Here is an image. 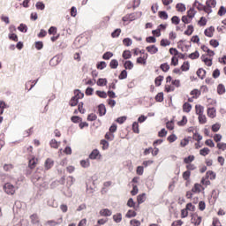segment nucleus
Here are the masks:
<instances>
[{"mask_svg": "<svg viewBox=\"0 0 226 226\" xmlns=\"http://www.w3.org/2000/svg\"><path fill=\"white\" fill-rule=\"evenodd\" d=\"M217 2L216 0H207L206 1V13L211 14L213 12V9H215Z\"/></svg>", "mask_w": 226, "mask_h": 226, "instance_id": "obj_1", "label": "nucleus"}, {"mask_svg": "<svg viewBox=\"0 0 226 226\" xmlns=\"http://www.w3.org/2000/svg\"><path fill=\"white\" fill-rule=\"evenodd\" d=\"M202 222V216L198 215V214H192L191 215V223L194 226H200V223Z\"/></svg>", "mask_w": 226, "mask_h": 226, "instance_id": "obj_2", "label": "nucleus"}, {"mask_svg": "<svg viewBox=\"0 0 226 226\" xmlns=\"http://www.w3.org/2000/svg\"><path fill=\"white\" fill-rule=\"evenodd\" d=\"M190 94L192 96L190 98H188V102L190 103H192V102H194V100H198V98L200 97L201 92L199 89H192L191 91Z\"/></svg>", "mask_w": 226, "mask_h": 226, "instance_id": "obj_3", "label": "nucleus"}, {"mask_svg": "<svg viewBox=\"0 0 226 226\" xmlns=\"http://www.w3.org/2000/svg\"><path fill=\"white\" fill-rule=\"evenodd\" d=\"M4 190L8 195H14V193L16 192L15 185L10 183H7L4 185Z\"/></svg>", "mask_w": 226, "mask_h": 226, "instance_id": "obj_4", "label": "nucleus"}, {"mask_svg": "<svg viewBox=\"0 0 226 226\" xmlns=\"http://www.w3.org/2000/svg\"><path fill=\"white\" fill-rule=\"evenodd\" d=\"M135 13H128L127 15L124 16L122 20L124 21V23H131L132 21L135 20Z\"/></svg>", "mask_w": 226, "mask_h": 226, "instance_id": "obj_5", "label": "nucleus"}, {"mask_svg": "<svg viewBox=\"0 0 226 226\" xmlns=\"http://www.w3.org/2000/svg\"><path fill=\"white\" fill-rule=\"evenodd\" d=\"M205 191V186L202 185V184H195L193 186H192V192L193 193H200L201 192H204Z\"/></svg>", "mask_w": 226, "mask_h": 226, "instance_id": "obj_6", "label": "nucleus"}, {"mask_svg": "<svg viewBox=\"0 0 226 226\" xmlns=\"http://www.w3.org/2000/svg\"><path fill=\"white\" fill-rule=\"evenodd\" d=\"M201 60L208 67L212 66V64H213V58H211V56H209L208 55H202L201 56Z\"/></svg>", "mask_w": 226, "mask_h": 226, "instance_id": "obj_7", "label": "nucleus"}, {"mask_svg": "<svg viewBox=\"0 0 226 226\" xmlns=\"http://www.w3.org/2000/svg\"><path fill=\"white\" fill-rule=\"evenodd\" d=\"M193 7H196L199 11H205L207 12V5L200 4L198 0H195L194 4H192Z\"/></svg>", "mask_w": 226, "mask_h": 226, "instance_id": "obj_8", "label": "nucleus"}, {"mask_svg": "<svg viewBox=\"0 0 226 226\" xmlns=\"http://www.w3.org/2000/svg\"><path fill=\"white\" fill-rule=\"evenodd\" d=\"M204 112H205V107H203V105H200V104L195 105V113L198 116V117H200L202 113Z\"/></svg>", "mask_w": 226, "mask_h": 226, "instance_id": "obj_9", "label": "nucleus"}, {"mask_svg": "<svg viewBox=\"0 0 226 226\" xmlns=\"http://www.w3.org/2000/svg\"><path fill=\"white\" fill-rule=\"evenodd\" d=\"M166 83H171L172 86L177 87H180V79H173L171 76H168V78H166Z\"/></svg>", "mask_w": 226, "mask_h": 226, "instance_id": "obj_10", "label": "nucleus"}, {"mask_svg": "<svg viewBox=\"0 0 226 226\" xmlns=\"http://www.w3.org/2000/svg\"><path fill=\"white\" fill-rule=\"evenodd\" d=\"M102 154H100L98 149H94L89 154V159H101Z\"/></svg>", "mask_w": 226, "mask_h": 226, "instance_id": "obj_11", "label": "nucleus"}, {"mask_svg": "<svg viewBox=\"0 0 226 226\" xmlns=\"http://www.w3.org/2000/svg\"><path fill=\"white\" fill-rule=\"evenodd\" d=\"M207 115L210 118H215L216 117V109L215 108H207Z\"/></svg>", "mask_w": 226, "mask_h": 226, "instance_id": "obj_12", "label": "nucleus"}, {"mask_svg": "<svg viewBox=\"0 0 226 226\" xmlns=\"http://www.w3.org/2000/svg\"><path fill=\"white\" fill-rule=\"evenodd\" d=\"M37 164H38V159L35 157L31 158L28 162V167L30 170L35 169Z\"/></svg>", "mask_w": 226, "mask_h": 226, "instance_id": "obj_13", "label": "nucleus"}, {"mask_svg": "<svg viewBox=\"0 0 226 226\" xmlns=\"http://www.w3.org/2000/svg\"><path fill=\"white\" fill-rule=\"evenodd\" d=\"M53 165H54V161H53V159H51V158L46 159V161H45V162H44V168H45L47 170L52 169Z\"/></svg>", "mask_w": 226, "mask_h": 226, "instance_id": "obj_14", "label": "nucleus"}, {"mask_svg": "<svg viewBox=\"0 0 226 226\" xmlns=\"http://www.w3.org/2000/svg\"><path fill=\"white\" fill-rule=\"evenodd\" d=\"M191 102H184L183 104V112L185 113H190L191 110L192 109V105L190 104Z\"/></svg>", "mask_w": 226, "mask_h": 226, "instance_id": "obj_15", "label": "nucleus"}, {"mask_svg": "<svg viewBox=\"0 0 226 226\" xmlns=\"http://www.w3.org/2000/svg\"><path fill=\"white\" fill-rule=\"evenodd\" d=\"M62 57L60 56H55L52 57V59H50L49 64H51V66H56L60 63Z\"/></svg>", "mask_w": 226, "mask_h": 226, "instance_id": "obj_16", "label": "nucleus"}, {"mask_svg": "<svg viewBox=\"0 0 226 226\" xmlns=\"http://www.w3.org/2000/svg\"><path fill=\"white\" fill-rule=\"evenodd\" d=\"M63 222V218L62 216L57 219V221H48L46 222V225L47 226H57L58 224H61Z\"/></svg>", "mask_w": 226, "mask_h": 226, "instance_id": "obj_17", "label": "nucleus"}, {"mask_svg": "<svg viewBox=\"0 0 226 226\" xmlns=\"http://www.w3.org/2000/svg\"><path fill=\"white\" fill-rule=\"evenodd\" d=\"M215 26H209L205 30V35L207 37L212 38L215 33Z\"/></svg>", "mask_w": 226, "mask_h": 226, "instance_id": "obj_18", "label": "nucleus"}, {"mask_svg": "<svg viewBox=\"0 0 226 226\" xmlns=\"http://www.w3.org/2000/svg\"><path fill=\"white\" fill-rule=\"evenodd\" d=\"M100 215H102V216H111L112 215V210H109V208H102L100 210Z\"/></svg>", "mask_w": 226, "mask_h": 226, "instance_id": "obj_19", "label": "nucleus"}, {"mask_svg": "<svg viewBox=\"0 0 226 226\" xmlns=\"http://www.w3.org/2000/svg\"><path fill=\"white\" fill-rule=\"evenodd\" d=\"M148 55L147 53H146L145 55H143L142 56H139L137 59V63L140 64H147V60Z\"/></svg>", "mask_w": 226, "mask_h": 226, "instance_id": "obj_20", "label": "nucleus"}, {"mask_svg": "<svg viewBox=\"0 0 226 226\" xmlns=\"http://www.w3.org/2000/svg\"><path fill=\"white\" fill-rule=\"evenodd\" d=\"M147 200V195L145 192L140 193L139 195H138L137 200H138V204L139 206L142 203H144V201H146Z\"/></svg>", "mask_w": 226, "mask_h": 226, "instance_id": "obj_21", "label": "nucleus"}, {"mask_svg": "<svg viewBox=\"0 0 226 226\" xmlns=\"http://www.w3.org/2000/svg\"><path fill=\"white\" fill-rule=\"evenodd\" d=\"M158 48L156 46H148L147 47V51L151 55H155L158 52Z\"/></svg>", "mask_w": 226, "mask_h": 226, "instance_id": "obj_22", "label": "nucleus"}, {"mask_svg": "<svg viewBox=\"0 0 226 226\" xmlns=\"http://www.w3.org/2000/svg\"><path fill=\"white\" fill-rule=\"evenodd\" d=\"M98 112L100 116H104L106 115V105L104 104H100L98 106Z\"/></svg>", "mask_w": 226, "mask_h": 226, "instance_id": "obj_23", "label": "nucleus"}, {"mask_svg": "<svg viewBox=\"0 0 226 226\" xmlns=\"http://www.w3.org/2000/svg\"><path fill=\"white\" fill-rule=\"evenodd\" d=\"M187 12L192 22L193 20V18H195V15L197 14V11L193 8H191L187 11Z\"/></svg>", "mask_w": 226, "mask_h": 226, "instance_id": "obj_24", "label": "nucleus"}, {"mask_svg": "<svg viewBox=\"0 0 226 226\" xmlns=\"http://www.w3.org/2000/svg\"><path fill=\"white\" fill-rule=\"evenodd\" d=\"M163 80H164V76H162V75L157 76V78H155V79H154L155 87L162 86V83Z\"/></svg>", "mask_w": 226, "mask_h": 226, "instance_id": "obj_25", "label": "nucleus"}, {"mask_svg": "<svg viewBox=\"0 0 226 226\" xmlns=\"http://www.w3.org/2000/svg\"><path fill=\"white\" fill-rule=\"evenodd\" d=\"M158 17L162 20H167V19H169V15L166 11H159Z\"/></svg>", "mask_w": 226, "mask_h": 226, "instance_id": "obj_26", "label": "nucleus"}, {"mask_svg": "<svg viewBox=\"0 0 226 226\" xmlns=\"http://www.w3.org/2000/svg\"><path fill=\"white\" fill-rule=\"evenodd\" d=\"M30 221L32 222L33 224H37L40 222L39 216L37 214H33L30 215Z\"/></svg>", "mask_w": 226, "mask_h": 226, "instance_id": "obj_27", "label": "nucleus"}, {"mask_svg": "<svg viewBox=\"0 0 226 226\" xmlns=\"http://www.w3.org/2000/svg\"><path fill=\"white\" fill-rule=\"evenodd\" d=\"M198 120H199V123L200 124H205L207 123V116L204 115V112L201 113V116L200 117H198Z\"/></svg>", "mask_w": 226, "mask_h": 226, "instance_id": "obj_28", "label": "nucleus"}, {"mask_svg": "<svg viewBox=\"0 0 226 226\" xmlns=\"http://www.w3.org/2000/svg\"><path fill=\"white\" fill-rule=\"evenodd\" d=\"M118 66L119 62L117 61V59H111V61L109 62L110 69H117Z\"/></svg>", "mask_w": 226, "mask_h": 226, "instance_id": "obj_29", "label": "nucleus"}, {"mask_svg": "<svg viewBox=\"0 0 226 226\" xmlns=\"http://www.w3.org/2000/svg\"><path fill=\"white\" fill-rule=\"evenodd\" d=\"M190 141H191V138H190V137H189V138H185V139H181V141H180V147H187L188 144L190 143Z\"/></svg>", "mask_w": 226, "mask_h": 226, "instance_id": "obj_30", "label": "nucleus"}, {"mask_svg": "<svg viewBox=\"0 0 226 226\" xmlns=\"http://www.w3.org/2000/svg\"><path fill=\"white\" fill-rule=\"evenodd\" d=\"M197 75L200 79H205L207 75V71L204 69H199L197 71Z\"/></svg>", "mask_w": 226, "mask_h": 226, "instance_id": "obj_31", "label": "nucleus"}, {"mask_svg": "<svg viewBox=\"0 0 226 226\" xmlns=\"http://www.w3.org/2000/svg\"><path fill=\"white\" fill-rule=\"evenodd\" d=\"M113 219H114V222H115L116 223H120V222H121L122 219H123V215H122L121 213L115 214V215H113Z\"/></svg>", "mask_w": 226, "mask_h": 226, "instance_id": "obj_32", "label": "nucleus"}, {"mask_svg": "<svg viewBox=\"0 0 226 226\" xmlns=\"http://www.w3.org/2000/svg\"><path fill=\"white\" fill-rule=\"evenodd\" d=\"M60 144L61 142L56 141V139H52L50 140V147H54L55 149H58V147H60Z\"/></svg>", "mask_w": 226, "mask_h": 226, "instance_id": "obj_33", "label": "nucleus"}, {"mask_svg": "<svg viewBox=\"0 0 226 226\" xmlns=\"http://www.w3.org/2000/svg\"><path fill=\"white\" fill-rule=\"evenodd\" d=\"M186 209H187V212H195L196 210V207L195 205L192 204V202H188L186 204Z\"/></svg>", "mask_w": 226, "mask_h": 226, "instance_id": "obj_34", "label": "nucleus"}, {"mask_svg": "<svg viewBox=\"0 0 226 226\" xmlns=\"http://www.w3.org/2000/svg\"><path fill=\"white\" fill-rule=\"evenodd\" d=\"M206 177L209 179H215L216 173L213 172V170H207V172L206 173Z\"/></svg>", "mask_w": 226, "mask_h": 226, "instance_id": "obj_35", "label": "nucleus"}, {"mask_svg": "<svg viewBox=\"0 0 226 226\" xmlns=\"http://www.w3.org/2000/svg\"><path fill=\"white\" fill-rule=\"evenodd\" d=\"M225 92H226V88H225L224 85L219 84L217 87L218 94H224Z\"/></svg>", "mask_w": 226, "mask_h": 226, "instance_id": "obj_36", "label": "nucleus"}, {"mask_svg": "<svg viewBox=\"0 0 226 226\" xmlns=\"http://www.w3.org/2000/svg\"><path fill=\"white\" fill-rule=\"evenodd\" d=\"M133 63L132 61H125L124 64V67L125 70H132L133 69Z\"/></svg>", "mask_w": 226, "mask_h": 226, "instance_id": "obj_37", "label": "nucleus"}, {"mask_svg": "<svg viewBox=\"0 0 226 226\" xmlns=\"http://www.w3.org/2000/svg\"><path fill=\"white\" fill-rule=\"evenodd\" d=\"M193 161H195V156L194 155H189V156H187L186 158L184 159V163L189 165Z\"/></svg>", "mask_w": 226, "mask_h": 226, "instance_id": "obj_38", "label": "nucleus"}, {"mask_svg": "<svg viewBox=\"0 0 226 226\" xmlns=\"http://www.w3.org/2000/svg\"><path fill=\"white\" fill-rule=\"evenodd\" d=\"M190 69V64L188 61H185L183 63V64L181 65V72H188V70Z\"/></svg>", "mask_w": 226, "mask_h": 226, "instance_id": "obj_39", "label": "nucleus"}, {"mask_svg": "<svg viewBox=\"0 0 226 226\" xmlns=\"http://www.w3.org/2000/svg\"><path fill=\"white\" fill-rule=\"evenodd\" d=\"M194 32V26L193 25H188L187 30H185V34L186 35H192Z\"/></svg>", "mask_w": 226, "mask_h": 226, "instance_id": "obj_40", "label": "nucleus"}, {"mask_svg": "<svg viewBox=\"0 0 226 226\" xmlns=\"http://www.w3.org/2000/svg\"><path fill=\"white\" fill-rule=\"evenodd\" d=\"M74 94L76 95L78 103H79V100H82V98H84V93H81L80 90H75Z\"/></svg>", "mask_w": 226, "mask_h": 226, "instance_id": "obj_41", "label": "nucleus"}, {"mask_svg": "<svg viewBox=\"0 0 226 226\" xmlns=\"http://www.w3.org/2000/svg\"><path fill=\"white\" fill-rule=\"evenodd\" d=\"M160 69L163 72H169V70L170 69V66L169 64L164 63V64H161Z\"/></svg>", "mask_w": 226, "mask_h": 226, "instance_id": "obj_42", "label": "nucleus"}, {"mask_svg": "<svg viewBox=\"0 0 226 226\" xmlns=\"http://www.w3.org/2000/svg\"><path fill=\"white\" fill-rule=\"evenodd\" d=\"M177 11L183 12L185 11L186 7L184 4H177L176 5Z\"/></svg>", "mask_w": 226, "mask_h": 226, "instance_id": "obj_43", "label": "nucleus"}, {"mask_svg": "<svg viewBox=\"0 0 226 226\" xmlns=\"http://www.w3.org/2000/svg\"><path fill=\"white\" fill-rule=\"evenodd\" d=\"M210 152L211 151L209 147H203V149L200 150V154L202 156H207L209 154Z\"/></svg>", "mask_w": 226, "mask_h": 226, "instance_id": "obj_44", "label": "nucleus"}, {"mask_svg": "<svg viewBox=\"0 0 226 226\" xmlns=\"http://www.w3.org/2000/svg\"><path fill=\"white\" fill-rule=\"evenodd\" d=\"M177 64H179V56H172L171 66H177Z\"/></svg>", "mask_w": 226, "mask_h": 226, "instance_id": "obj_45", "label": "nucleus"}, {"mask_svg": "<svg viewBox=\"0 0 226 226\" xmlns=\"http://www.w3.org/2000/svg\"><path fill=\"white\" fill-rule=\"evenodd\" d=\"M171 41L169 39H161L160 45L162 47L170 46Z\"/></svg>", "mask_w": 226, "mask_h": 226, "instance_id": "obj_46", "label": "nucleus"}, {"mask_svg": "<svg viewBox=\"0 0 226 226\" xmlns=\"http://www.w3.org/2000/svg\"><path fill=\"white\" fill-rule=\"evenodd\" d=\"M108 84V79H99L97 81V86L99 87H105Z\"/></svg>", "mask_w": 226, "mask_h": 226, "instance_id": "obj_47", "label": "nucleus"}, {"mask_svg": "<svg viewBox=\"0 0 226 226\" xmlns=\"http://www.w3.org/2000/svg\"><path fill=\"white\" fill-rule=\"evenodd\" d=\"M188 57L191 58V60H196L200 57V53L198 50H195V52L191 53Z\"/></svg>", "mask_w": 226, "mask_h": 226, "instance_id": "obj_48", "label": "nucleus"}, {"mask_svg": "<svg viewBox=\"0 0 226 226\" xmlns=\"http://www.w3.org/2000/svg\"><path fill=\"white\" fill-rule=\"evenodd\" d=\"M188 123V119L186 116H183L181 121L177 122V125L178 126H185V124H186Z\"/></svg>", "mask_w": 226, "mask_h": 226, "instance_id": "obj_49", "label": "nucleus"}, {"mask_svg": "<svg viewBox=\"0 0 226 226\" xmlns=\"http://www.w3.org/2000/svg\"><path fill=\"white\" fill-rule=\"evenodd\" d=\"M122 56L124 58V60H129V58H132V52L131 50H124Z\"/></svg>", "mask_w": 226, "mask_h": 226, "instance_id": "obj_50", "label": "nucleus"}, {"mask_svg": "<svg viewBox=\"0 0 226 226\" xmlns=\"http://www.w3.org/2000/svg\"><path fill=\"white\" fill-rule=\"evenodd\" d=\"M217 149L222 150V152H225V150H226V142H219L217 144Z\"/></svg>", "mask_w": 226, "mask_h": 226, "instance_id": "obj_51", "label": "nucleus"}, {"mask_svg": "<svg viewBox=\"0 0 226 226\" xmlns=\"http://www.w3.org/2000/svg\"><path fill=\"white\" fill-rule=\"evenodd\" d=\"M136 215H137V213L135 210H128L127 214L125 215L127 218H134V216Z\"/></svg>", "mask_w": 226, "mask_h": 226, "instance_id": "obj_52", "label": "nucleus"}, {"mask_svg": "<svg viewBox=\"0 0 226 226\" xmlns=\"http://www.w3.org/2000/svg\"><path fill=\"white\" fill-rule=\"evenodd\" d=\"M120 80H124V79L128 78V72L126 70H123L120 75L118 76Z\"/></svg>", "mask_w": 226, "mask_h": 226, "instance_id": "obj_53", "label": "nucleus"}, {"mask_svg": "<svg viewBox=\"0 0 226 226\" xmlns=\"http://www.w3.org/2000/svg\"><path fill=\"white\" fill-rule=\"evenodd\" d=\"M80 165L84 168V169H87V167H90V159H87L86 161H81L80 162Z\"/></svg>", "mask_w": 226, "mask_h": 226, "instance_id": "obj_54", "label": "nucleus"}, {"mask_svg": "<svg viewBox=\"0 0 226 226\" xmlns=\"http://www.w3.org/2000/svg\"><path fill=\"white\" fill-rule=\"evenodd\" d=\"M96 67L98 70H103L107 67V64L106 62L104 61H102V62H99L97 64H96Z\"/></svg>", "mask_w": 226, "mask_h": 226, "instance_id": "obj_55", "label": "nucleus"}, {"mask_svg": "<svg viewBox=\"0 0 226 226\" xmlns=\"http://www.w3.org/2000/svg\"><path fill=\"white\" fill-rule=\"evenodd\" d=\"M132 131L135 133H139V124H138V122H133V124H132Z\"/></svg>", "mask_w": 226, "mask_h": 226, "instance_id": "obj_56", "label": "nucleus"}, {"mask_svg": "<svg viewBox=\"0 0 226 226\" xmlns=\"http://www.w3.org/2000/svg\"><path fill=\"white\" fill-rule=\"evenodd\" d=\"M18 29L19 30V32L26 33L27 30H28V27L26 26V24H20V25L19 26Z\"/></svg>", "mask_w": 226, "mask_h": 226, "instance_id": "obj_57", "label": "nucleus"}, {"mask_svg": "<svg viewBox=\"0 0 226 226\" xmlns=\"http://www.w3.org/2000/svg\"><path fill=\"white\" fill-rule=\"evenodd\" d=\"M201 185H203V186H209V185H211V181H209V178H205V177H203V178H201Z\"/></svg>", "mask_w": 226, "mask_h": 226, "instance_id": "obj_58", "label": "nucleus"}, {"mask_svg": "<svg viewBox=\"0 0 226 226\" xmlns=\"http://www.w3.org/2000/svg\"><path fill=\"white\" fill-rule=\"evenodd\" d=\"M182 22L185 23V24H190L192 21L189 18V13L187 12V15L186 16H182V19H181Z\"/></svg>", "mask_w": 226, "mask_h": 226, "instance_id": "obj_59", "label": "nucleus"}, {"mask_svg": "<svg viewBox=\"0 0 226 226\" xmlns=\"http://www.w3.org/2000/svg\"><path fill=\"white\" fill-rule=\"evenodd\" d=\"M166 127H167L168 130H174V128H175V122H174V120L167 122Z\"/></svg>", "mask_w": 226, "mask_h": 226, "instance_id": "obj_60", "label": "nucleus"}, {"mask_svg": "<svg viewBox=\"0 0 226 226\" xmlns=\"http://www.w3.org/2000/svg\"><path fill=\"white\" fill-rule=\"evenodd\" d=\"M213 226H222L221 221L219 218L217 217H214L213 218V222H212Z\"/></svg>", "mask_w": 226, "mask_h": 226, "instance_id": "obj_61", "label": "nucleus"}, {"mask_svg": "<svg viewBox=\"0 0 226 226\" xmlns=\"http://www.w3.org/2000/svg\"><path fill=\"white\" fill-rule=\"evenodd\" d=\"M191 177V172L190 170H185V172L183 173V178L185 180V181H189Z\"/></svg>", "mask_w": 226, "mask_h": 226, "instance_id": "obj_62", "label": "nucleus"}, {"mask_svg": "<svg viewBox=\"0 0 226 226\" xmlns=\"http://www.w3.org/2000/svg\"><path fill=\"white\" fill-rule=\"evenodd\" d=\"M131 226H141V222L137 221V219H132L130 221Z\"/></svg>", "mask_w": 226, "mask_h": 226, "instance_id": "obj_63", "label": "nucleus"}, {"mask_svg": "<svg viewBox=\"0 0 226 226\" xmlns=\"http://www.w3.org/2000/svg\"><path fill=\"white\" fill-rule=\"evenodd\" d=\"M183 224H184V222L181 220H178V221L173 222L171 226H183Z\"/></svg>", "mask_w": 226, "mask_h": 226, "instance_id": "obj_64", "label": "nucleus"}]
</instances>
